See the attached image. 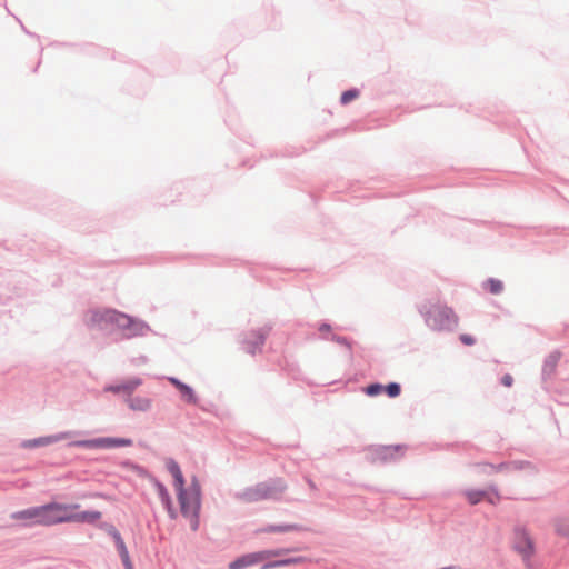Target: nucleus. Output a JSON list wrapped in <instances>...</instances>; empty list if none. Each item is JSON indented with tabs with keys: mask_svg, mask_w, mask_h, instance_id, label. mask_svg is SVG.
Masks as SVG:
<instances>
[{
	"mask_svg": "<svg viewBox=\"0 0 569 569\" xmlns=\"http://www.w3.org/2000/svg\"><path fill=\"white\" fill-rule=\"evenodd\" d=\"M555 532L560 537L569 538V518H557L555 520Z\"/></svg>",
	"mask_w": 569,
	"mask_h": 569,
	"instance_id": "24",
	"label": "nucleus"
},
{
	"mask_svg": "<svg viewBox=\"0 0 569 569\" xmlns=\"http://www.w3.org/2000/svg\"><path fill=\"white\" fill-rule=\"evenodd\" d=\"M310 528L300 523H268L256 530V533H287V532H305Z\"/></svg>",
	"mask_w": 569,
	"mask_h": 569,
	"instance_id": "12",
	"label": "nucleus"
},
{
	"mask_svg": "<svg viewBox=\"0 0 569 569\" xmlns=\"http://www.w3.org/2000/svg\"><path fill=\"white\" fill-rule=\"evenodd\" d=\"M296 153H283V156H289V157H292L295 156Z\"/></svg>",
	"mask_w": 569,
	"mask_h": 569,
	"instance_id": "50",
	"label": "nucleus"
},
{
	"mask_svg": "<svg viewBox=\"0 0 569 569\" xmlns=\"http://www.w3.org/2000/svg\"><path fill=\"white\" fill-rule=\"evenodd\" d=\"M167 380L176 390L180 389L184 385V381L174 376L167 377Z\"/></svg>",
	"mask_w": 569,
	"mask_h": 569,
	"instance_id": "40",
	"label": "nucleus"
},
{
	"mask_svg": "<svg viewBox=\"0 0 569 569\" xmlns=\"http://www.w3.org/2000/svg\"><path fill=\"white\" fill-rule=\"evenodd\" d=\"M99 528L106 531L112 538L113 542H117L118 539H122L120 531L111 522L102 521L99 523Z\"/></svg>",
	"mask_w": 569,
	"mask_h": 569,
	"instance_id": "28",
	"label": "nucleus"
},
{
	"mask_svg": "<svg viewBox=\"0 0 569 569\" xmlns=\"http://www.w3.org/2000/svg\"><path fill=\"white\" fill-rule=\"evenodd\" d=\"M151 485L154 487L162 506L173 500L167 486L161 480L157 478Z\"/></svg>",
	"mask_w": 569,
	"mask_h": 569,
	"instance_id": "22",
	"label": "nucleus"
},
{
	"mask_svg": "<svg viewBox=\"0 0 569 569\" xmlns=\"http://www.w3.org/2000/svg\"><path fill=\"white\" fill-rule=\"evenodd\" d=\"M513 377L510 375V373H505L501 378H500V383L503 386V387H512L513 385Z\"/></svg>",
	"mask_w": 569,
	"mask_h": 569,
	"instance_id": "42",
	"label": "nucleus"
},
{
	"mask_svg": "<svg viewBox=\"0 0 569 569\" xmlns=\"http://www.w3.org/2000/svg\"><path fill=\"white\" fill-rule=\"evenodd\" d=\"M481 287L486 292H489L495 296L501 295L505 290L503 281L493 277L487 278L482 282Z\"/></svg>",
	"mask_w": 569,
	"mask_h": 569,
	"instance_id": "20",
	"label": "nucleus"
},
{
	"mask_svg": "<svg viewBox=\"0 0 569 569\" xmlns=\"http://www.w3.org/2000/svg\"><path fill=\"white\" fill-rule=\"evenodd\" d=\"M172 483L176 489L177 498H180L182 491L186 490V479L182 471L172 476Z\"/></svg>",
	"mask_w": 569,
	"mask_h": 569,
	"instance_id": "30",
	"label": "nucleus"
},
{
	"mask_svg": "<svg viewBox=\"0 0 569 569\" xmlns=\"http://www.w3.org/2000/svg\"><path fill=\"white\" fill-rule=\"evenodd\" d=\"M359 96H360V89L356 88V87H351V88H349V89H347V90L341 92L340 98H339V102H340L341 106H347L350 102H352L356 99H358Z\"/></svg>",
	"mask_w": 569,
	"mask_h": 569,
	"instance_id": "23",
	"label": "nucleus"
},
{
	"mask_svg": "<svg viewBox=\"0 0 569 569\" xmlns=\"http://www.w3.org/2000/svg\"><path fill=\"white\" fill-rule=\"evenodd\" d=\"M486 466L490 468V472H502L511 468L510 461H502L498 465L486 463Z\"/></svg>",
	"mask_w": 569,
	"mask_h": 569,
	"instance_id": "37",
	"label": "nucleus"
},
{
	"mask_svg": "<svg viewBox=\"0 0 569 569\" xmlns=\"http://www.w3.org/2000/svg\"><path fill=\"white\" fill-rule=\"evenodd\" d=\"M102 517L101 511L99 510H82L72 509L71 511V522L73 523H88L96 525Z\"/></svg>",
	"mask_w": 569,
	"mask_h": 569,
	"instance_id": "16",
	"label": "nucleus"
},
{
	"mask_svg": "<svg viewBox=\"0 0 569 569\" xmlns=\"http://www.w3.org/2000/svg\"><path fill=\"white\" fill-rule=\"evenodd\" d=\"M271 331L272 325H264L261 328L252 329L249 333V337H246L242 340V343L246 346V352L254 356L258 351H260Z\"/></svg>",
	"mask_w": 569,
	"mask_h": 569,
	"instance_id": "10",
	"label": "nucleus"
},
{
	"mask_svg": "<svg viewBox=\"0 0 569 569\" xmlns=\"http://www.w3.org/2000/svg\"><path fill=\"white\" fill-rule=\"evenodd\" d=\"M143 380L140 377L133 376L121 380L117 383H108L103 387L104 392L114 395L122 393L127 397L132 396L133 391L142 385Z\"/></svg>",
	"mask_w": 569,
	"mask_h": 569,
	"instance_id": "11",
	"label": "nucleus"
},
{
	"mask_svg": "<svg viewBox=\"0 0 569 569\" xmlns=\"http://www.w3.org/2000/svg\"><path fill=\"white\" fill-rule=\"evenodd\" d=\"M180 395V398L189 403V405H197L199 402V397L197 395V392L194 391V389L184 382V385L177 390Z\"/></svg>",
	"mask_w": 569,
	"mask_h": 569,
	"instance_id": "21",
	"label": "nucleus"
},
{
	"mask_svg": "<svg viewBox=\"0 0 569 569\" xmlns=\"http://www.w3.org/2000/svg\"><path fill=\"white\" fill-rule=\"evenodd\" d=\"M361 389L366 396L377 397V396L382 395L383 383H381L379 381H373V382H370V383L363 386Z\"/></svg>",
	"mask_w": 569,
	"mask_h": 569,
	"instance_id": "27",
	"label": "nucleus"
},
{
	"mask_svg": "<svg viewBox=\"0 0 569 569\" xmlns=\"http://www.w3.org/2000/svg\"><path fill=\"white\" fill-rule=\"evenodd\" d=\"M417 310L433 331H453L458 326V316L447 305L425 300L417 305Z\"/></svg>",
	"mask_w": 569,
	"mask_h": 569,
	"instance_id": "2",
	"label": "nucleus"
},
{
	"mask_svg": "<svg viewBox=\"0 0 569 569\" xmlns=\"http://www.w3.org/2000/svg\"><path fill=\"white\" fill-rule=\"evenodd\" d=\"M78 435H80L79 431L69 430V431H60V432H57L53 435H48V436H40V437H38V448L47 447V446L57 443L62 440H68Z\"/></svg>",
	"mask_w": 569,
	"mask_h": 569,
	"instance_id": "17",
	"label": "nucleus"
},
{
	"mask_svg": "<svg viewBox=\"0 0 569 569\" xmlns=\"http://www.w3.org/2000/svg\"><path fill=\"white\" fill-rule=\"evenodd\" d=\"M164 465L167 471L171 475V477L182 471L180 465L174 458H167Z\"/></svg>",
	"mask_w": 569,
	"mask_h": 569,
	"instance_id": "36",
	"label": "nucleus"
},
{
	"mask_svg": "<svg viewBox=\"0 0 569 569\" xmlns=\"http://www.w3.org/2000/svg\"><path fill=\"white\" fill-rule=\"evenodd\" d=\"M408 446L397 445H370L365 448V459L371 465H388L399 461L406 453Z\"/></svg>",
	"mask_w": 569,
	"mask_h": 569,
	"instance_id": "6",
	"label": "nucleus"
},
{
	"mask_svg": "<svg viewBox=\"0 0 569 569\" xmlns=\"http://www.w3.org/2000/svg\"><path fill=\"white\" fill-rule=\"evenodd\" d=\"M163 509L167 511L168 513V517L171 519V520H176L179 516L174 505H173V500L171 502H168L166 503L164 506H162Z\"/></svg>",
	"mask_w": 569,
	"mask_h": 569,
	"instance_id": "39",
	"label": "nucleus"
},
{
	"mask_svg": "<svg viewBox=\"0 0 569 569\" xmlns=\"http://www.w3.org/2000/svg\"><path fill=\"white\" fill-rule=\"evenodd\" d=\"M308 485H309L310 489L317 490V486H316V483L311 479H308Z\"/></svg>",
	"mask_w": 569,
	"mask_h": 569,
	"instance_id": "47",
	"label": "nucleus"
},
{
	"mask_svg": "<svg viewBox=\"0 0 569 569\" xmlns=\"http://www.w3.org/2000/svg\"><path fill=\"white\" fill-rule=\"evenodd\" d=\"M467 443H459V442H447L442 445V450L448 451H458L460 447H465Z\"/></svg>",
	"mask_w": 569,
	"mask_h": 569,
	"instance_id": "41",
	"label": "nucleus"
},
{
	"mask_svg": "<svg viewBox=\"0 0 569 569\" xmlns=\"http://www.w3.org/2000/svg\"><path fill=\"white\" fill-rule=\"evenodd\" d=\"M463 496L471 506H476L481 501H487L489 505L496 506L501 498L496 485H490L486 488L466 489Z\"/></svg>",
	"mask_w": 569,
	"mask_h": 569,
	"instance_id": "9",
	"label": "nucleus"
},
{
	"mask_svg": "<svg viewBox=\"0 0 569 569\" xmlns=\"http://www.w3.org/2000/svg\"><path fill=\"white\" fill-rule=\"evenodd\" d=\"M188 183L190 184L191 189H194L199 184V182L194 180L188 181Z\"/></svg>",
	"mask_w": 569,
	"mask_h": 569,
	"instance_id": "48",
	"label": "nucleus"
},
{
	"mask_svg": "<svg viewBox=\"0 0 569 569\" xmlns=\"http://www.w3.org/2000/svg\"><path fill=\"white\" fill-rule=\"evenodd\" d=\"M276 558L277 559H273V558L267 559L266 562H263L260 566V569H274V568H281V567H289V566H293V565L306 563L309 561V558L305 557V556H293V557H284V558L276 557Z\"/></svg>",
	"mask_w": 569,
	"mask_h": 569,
	"instance_id": "13",
	"label": "nucleus"
},
{
	"mask_svg": "<svg viewBox=\"0 0 569 569\" xmlns=\"http://www.w3.org/2000/svg\"><path fill=\"white\" fill-rule=\"evenodd\" d=\"M133 445L131 438L126 437H96L90 439L71 440L67 442L66 447L69 448H83V449H117L130 447Z\"/></svg>",
	"mask_w": 569,
	"mask_h": 569,
	"instance_id": "7",
	"label": "nucleus"
},
{
	"mask_svg": "<svg viewBox=\"0 0 569 569\" xmlns=\"http://www.w3.org/2000/svg\"><path fill=\"white\" fill-rule=\"evenodd\" d=\"M329 341H332V342H336V343H338L340 346H343V347H346L349 350H351L352 346H353V341L350 338H348L346 336H339V335H336V333H331L330 335Z\"/></svg>",
	"mask_w": 569,
	"mask_h": 569,
	"instance_id": "33",
	"label": "nucleus"
},
{
	"mask_svg": "<svg viewBox=\"0 0 569 569\" xmlns=\"http://www.w3.org/2000/svg\"><path fill=\"white\" fill-rule=\"evenodd\" d=\"M200 515L201 511L191 512L187 516H182L183 518L190 521V529L192 531H198L200 527Z\"/></svg>",
	"mask_w": 569,
	"mask_h": 569,
	"instance_id": "35",
	"label": "nucleus"
},
{
	"mask_svg": "<svg viewBox=\"0 0 569 569\" xmlns=\"http://www.w3.org/2000/svg\"><path fill=\"white\" fill-rule=\"evenodd\" d=\"M298 550H300L298 547H279L246 552L232 559L228 563V569H246L256 565H262L267 559L281 557Z\"/></svg>",
	"mask_w": 569,
	"mask_h": 569,
	"instance_id": "5",
	"label": "nucleus"
},
{
	"mask_svg": "<svg viewBox=\"0 0 569 569\" xmlns=\"http://www.w3.org/2000/svg\"><path fill=\"white\" fill-rule=\"evenodd\" d=\"M22 448L36 449V438H30L21 442Z\"/></svg>",
	"mask_w": 569,
	"mask_h": 569,
	"instance_id": "44",
	"label": "nucleus"
},
{
	"mask_svg": "<svg viewBox=\"0 0 569 569\" xmlns=\"http://www.w3.org/2000/svg\"><path fill=\"white\" fill-rule=\"evenodd\" d=\"M286 490L287 483L284 479L276 477L258 482L256 486L246 488L238 495V497L246 502L279 500Z\"/></svg>",
	"mask_w": 569,
	"mask_h": 569,
	"instance_id": "3",
	"label": "nucleus"
},
{
	"mask_svg": "<svg viewBox=\"0 0 569 569\" xmlns=\"http://www.w3.org/2000/svg\"><path fill=\"white\" fill-rule=\"evenodd\" d=\"M11 519L23 521L22 526L32 527L36 525V506H30L23 510L14 511L10 515Z\"/></svg>",
	"mask_w": 569,
	"mask_h": 569,
	"instance_id": "18",
	"label": "nucleus"
},
{
	"mask_svg": "<svg viewBox=\"0 0 569 569\" xmlns=\"http://www.w3.org/2000/svg\"><path fill=\"white\" fill-rule=\"evenodd\" d=\"M402 388L401 385L397 381H390L388 383H383L382 393L387 395L390 399H395L401 395Z\"/></svg>",
	"mask_w": 569,
	"mask_h": 569,
	"instance_id": "25",
	"label": "nucleus"
},
{
	"mask_svg": "<svg viewBox=\"0 0 569 569\" xmlns=\"http://www.w3.org/2000/svg\"><path fill=\"white\" fill-rule=\"evenodd\" d=\"M4 7H6V9H7V12H8L9 14H11L10 9H8V7H7L6 4H4Z\"/></svg>",
	"mask_w": 569,
	"mask_h": 569,
	"instance_id": "51",
	"label": "nucleus"
},
{
	"mask_svg": "<svg viewBox=\"0 0 569 569\" xmlns=\"http://www.w3.org/2000/svg\"><path fill=\"white\" fill-rule=\"evenodd\" d=\"M186 492L190 496H196L198 499L202 498V488L198 476L192 475L189 487H186Z\"/></svg>",
	"mask_w": 569,
	"mask_h": 569,
	"instance_id": "26",
	"label": "nucleus"
},
{
	"mask_svg": "<svg viewBox=\"0 0 569 569\" xmlns=\"http://www.w3.org/2000/svg\"><path fill=\"white\" fill-rule=\"evenodd\" d=\"M72 509H80L79 503H61L51 501L38 506V526H54L71 522Z\"/></svg>",
	"mask_w": 569,
	"mask_h": 569,
	"instance_id": "4",
	"label": "nucleus"
},
{
	"mask_svg": "<svg viewBox=\"0 0 569 569\" xmlns=\"http://www.w3.org/2000/svg\"><path fill=\"white\" fill-rule=\"evenodd\" d=\"M181 516H187L191 512L201 511L202 507V498H197L196 496H190L189 493L182 491V496L177 498Z\"/></svg>",
	"mask_w": 569,
	"mask_h": 569,
	"instance_id": "14",
	"label": "nucleus"
},
{
	"mask_svg": "<svg viewBox=\"0 0 569 569\" xmlns=\"http://www.w3.org/2000/svg\"><path fill=\"white\" fill-rule=\"evenodd\" d=\"M459 341L463 345V346H468V347H471L473 346L476 342H477V339L475 336L472 335H469V333H461L459 335Z\"/></svg>",
	"mask_w": 569,
	"mask_h": 569,
	"instance_id": "38",
	"label": "nucleus"
},
{
	"mask_svg": "<svg viewBox=\"0 0 569 569\" xmlns=\"http://www.w3.org/2000/svg\"><path fill=\"white\" fill-rule=\"evenodd\" d=\"M561 356V351L557 349L545 357L541 368V378L543 381H546L547 379L551 378L555 375Z\"/></svg>",
	"mask_w": 569,
	"mask_h": 569,
	"instance_id": "15",
	"label": "nucleus"
},
{
	"mask_svg": "<svg viewBox=\"0 0 569 569\" xmlns=\"http://www.w3.org/2000/svg\"><path fill=\"white\" fill-rule=\"evenodd\" d=\"M512 549L521 557L527 568H531V559L536 553V545L525 527L517 526L513 529Z\"/></svg>",
	"mask_w": 569,
	"mask_h": 569,
	"instance_id": "8",
	"label": "nucleus"
},
{
	"mask_svg": "<svg viewBox=\"0 0 569 569\" xmlns=\"http://www.w3.org/2000/svg\"><path fill=\"white\" fill-rule=\"evenodd\" d=\"M136 463H137V462H136V461H133V460H131V459H123V460H121V461H120V463H119V465H120V467H121L122 469H124V470H129V471H132V469H133V467H134V465H136Z\"/></svg>",
	"mask_w": 569,
	"mask_h": 569,
	"instance_id": "43",
	"label": "nucleus"
},
{
	"mask_svg": "<svg viewBox=\"0 0 569 569\" xmlns=\"http://www.w3.org/2000/svg\"><path fill=\"white\" fill-rule=\"evenodd\" d=\"M132 472H134L138 477L140 478H143V479H147L150 481V483L157 479V477L150 472L146 467L139 465V463H136L133 469H132Z\"/></svg>",
	"mask_w": 569,
	"mask_h": 569,
	"instance_id": "31",
	"label": "nucleus"
},
{
	"mask_svg": "<svg viewBox=\"0 0 569 569\" xmlns=\"http://www.w3.org/2000/svg\"><path fill=\"white\" fill-rule=\"evenodd\" d=\"M14 18H16V20L20 23L21 29L23 30V32H24L26 34H28V36H30V37H36V33H34V32H31L30 30H28V28H26V27L23 26V23L21 22V20H20L19 18H17V17H14Z\"/></svg>",
	"mask_w": 569,
	"mask_h": 569,
	"instance_id": "45",
	"label": "nucleus"
},
{
	"mask_svg": "<svg viewBox=\"0 0 569 569\" xmlns=\"http://www.w3.org/2000/svg\"><path fill=\"white\" fill-rule=\"evenodd\" d=\"M442 445L443 443H436L433 449H437V450H442Z\"/></svg>",
	"mask_w": 569,
	"mask_h": 569,
	"instance_id": "49",
	"label": "nucleus"
},
{
	"mask_svg": "<svg viewBox=\"0 0 569 569\" xmlns=\"http://www.w3.org/2000/svg\"><path fill=\"white\" fill-rule=\"evenodd\" d=\"M124 401L132 411L147 412L152 406V400L148 397L130 396Z\"/></svg>",
	"mask_w": 569,
	"mask_h": 569,
	"instance_id": "19",
	"label": "nucleus"
},
{
	"mask_svg": "<svg viewBox=\"0 0 569 569\" xmlns=\"http://www.w3.org/2000/svg\"><path fill=\"white\" fill-rule=\"evenodd\" d=\"M114 547L118 551V555H119L121 561L130 558V555H129V551H128V548H127V545H126L123 538L118 539L117 542H114Z\"/></svg>",
	"mask_w": 569,
	"mask_h": 569,
	"instance_id": "34",
	"label": "nucleus"
},
{
	"mask_svg": "<svg viewBox=\"0 0 569 569\" xmlns=\"http://www.w3.org/2000/svg\"><path fill=\"white\" fill-rule=\"evenodd\" d=\"M317 329L319 331L318 338L320 340L329 341L330 335L332 333V325L328 320H321L318 322Z\"/></svg>",
	"mask_w": 569,
	"mask_h": 569,
	"instance_id": "29",
	"label": "nucleus"
},
{
	"mask_svg": "<svg viewBox=\"0 0 569 569\" xmlns=\"http://www.w3.org/2000/svg\"><path fill=\"white\" fill-rule=\"evenodd\" d=\"M124 569H134L131 558L121 561Z\"/></svg>",
	"mask_w": 569,
	"mask_h": 569,
	"instance_id": "46",
	"label": "nucleus"
},
{
	"mask_svg": "<svg viewBox=\"0 0 569 569\" xmlns=\"http://www.w3.org/2000/svg\"><path fill=\"white\" fill-rule=\"evenodd\" d=\"M83 323L88 329L98 330H106L108 325H112L122 331L124 339L144 337L149 332L157 335L143 319L114 308L89 309Z\"/></svg>",
	"mask_w": 569,
	"mask_h": 569,
	"instance_id": "1",
	"label": "nucleus"
},
{
	"mask_svg": "<svg viewBox=\"0 0 569 569\" xmlns=\"http://www.w3.org/2000/svg\"><path fill=\"white\" fill-rule=\"evenodd\" d=\"M510 466L513 470L521 471V470H531L535 471L536 467L535 465L529 460H511Z\"/></svg>",
	"mask_w": 569,
	"mask_h": 569,
	"instance_id": "32",
	"label": "nucleus"
}]
</instances>
